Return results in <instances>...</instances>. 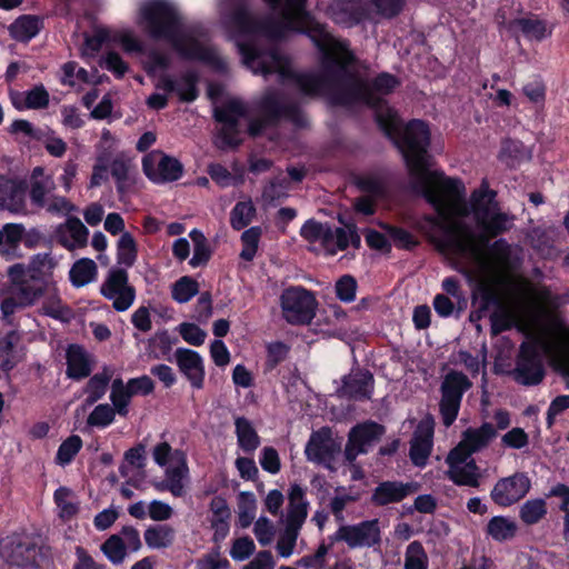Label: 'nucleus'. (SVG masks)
<instances>
[{
  "instance_id": "nucleus-1",
  "label": "nucleus",
  "mask_w": 569,
  "mask_h": 569,
  "mask_svg": "<svg viewBox=\"0 0 569 569\" xmlns=\"http://www.w3.org/2000/svg\"><path fill=\"white\" fill-rule=\"evenodd\" d=\"M263 29L280 37L283 31L307 36L321 53L320 72H295L287 68V59L276 49H263L254 42H238L243 63L263 76L279 73L295 81L306 96L327 94L332 106L352 107V102L365 98L362 78L353 70L357 61L346 39H336L326 24L320 23L306 10L284 11L280 20H267Z\"/></svg>"
},
{
  "instance_id": "nucleus-2",
  "label": "nucleus",
  "mask_w": 569,
  "mask_h": 569,
  "mask_svg": "<svg viewBox=\"0 0 569 569\" xmlns=\"http://www.w3.org/2000/svg\"><path fill=\"white\" fill-rule=\"evenodd\" d=\"M376 123L402 154L403 161L412 178V189L419 192L436 212L443 214L446 206L433 187L450 196H461L463 182L459 178L445 174L443 171H430L431 131L429 124L421 119H411L402 124L396 110L388 107L385 113L376 116Z\"/></svg>"
},
{
  "instance_id": "nucleus-3",
  "label": "nucleus",
  "mask_w": 569,
  "mask_h": 569,
  "mask_svg": "<svg viewBox=\"0 0 569 569\" xmlns=\"http://www.w3.org/2000/svg\"><path fill=\"white\" fill-rule=\"evenodd\" d=\"M435 192L440 194L446 206V212L437 216H426L425 220L431 226L440 229L442 238L433 239L436 248L440 252H450L461 258L479 260L481 249L476 244V234L471 227L465 221L455 218H466L472 214L475 222H482L488 212L499 207L496 197L497 192L489 188L486 180L480 187L470 194L469 204L465 200L466 188L461 196L447 194L438 187H433Z\"/></svg>"
},
{
  "instance_id": "nucleus-4",
  "label": "nucleus",
  "mask_w": 569,
  "mask_h": 569,
  "mask_svg": "<svg viewBox=\"0 0 569 569\" xmlns=\"http://www.w3.org/2000/svg\"><path fill=\"white\" fill-rule=\"evenodd\" d=\"M141 19L154 39L168 40L184 60L200 61L216 70L224 71L227 63L212 49L182 31V20L177 9L166 0H150L140 8Z\"/></svg>"
},
{
  "instance_id": "nucleus-5",
  "label": "nucleus",
  "mask_w": 569,
  "mask_h": 569,
  "mask_svg": "<svg viewBox=\"0 0 569 569\" xmlns=\"http://www.w3.org/2000/svg\"><path fill=\"white\" fill-rule=\"evenodd\" d=\"M280 306L288 323L309 325L316 317L318 301L311 291L301 286H292L282 291Z\"/></svg>"
},
{
  "instance_id": "nucleus-6",
  "label": "nucleus",
  "mask_w": 569,
  "mask_h": 569,
  "mask_svg": "<svg viewBox=\"0 0 569 569\" xmlns=\"http://www.w3.org/2000/svg\"><path fill=\"white\" fill-rule=\"evenodd\" d=\"M471 387L468 377L460 371H450L446 375L441 387L439 411L442 423L450 427L457 419L463 393Z\"/></svg>"
},
{
  "instance_id": "nucleus-7",
  "label": "nucleus",
  "mask_w": 569,
  "mask_h": 569,
  "mask_svg": "<svg viewBox=\"0 0 569 569\" xmlns=\"http://www.w3.org/2000/svg\"><path fill=\"white\" fill-rule=\"evenodd\" d=\"M259 109L261 116L264 117V120L270 126L278 124L282 119L290 121L298 128H306L308 126V120L302 109L296 102H283L281 96L271 91L266 93L260 102Z\"/></svg>"
},
{
  "instance_id": "nucleus-8",
  "label": "nucleus",
  "mask_w": 569,
  "mask_h": 569,
  "mask_svg": "<svg viewBox=\"0 0 569 569\" xmlns=\"http://www.w3.org/2000/svg\"><path fill=\"white\" fill-rule=\"evenodd\" d=\"M247 114V107L237 99L229 100L214 109L213 118L218 123H221L219 138L223 146L237 148L241 144V139L239 138L241 132L240 119L246 118Z\"/></svg>"
},
{
  "instance_id": "nucleus-9",
  "label": "nucleus",
  "mask_w": 569,
  "mask_h": 569,
  "mask_svg": "<svg viewBox=\"0 0 569 569\" xmlns=\"http://www.w3.org/2000/svg\"><path fill=\"white\" fill-rule=\"evenodd\" d=\"M513 379L522 386H537L545 378V368L538 346L535 342H522L516 359Z\"/></svg>"
},
{
  "instance_id": "nucleus-10",
  "label": "nucleus",
  "mask_w": 569,
  "mask_h": 569,
  "mask_svg": "<svg viewBox=\"0 0 569 569\" xmlns=\"http://www.w3.org/2000/svg\"><path fill=\"white\" fill-rule=\"evenodd\" d=\"M100 293L112 300V307L118 312L128 310L136 300V288L129 284V274L123 268H111L100 287Z\"/></svg>"
},
{
  "instance_id": "nucleus-11",
  "label": "nucleus",
  "mask_w": 569,
  "mask_h": 569,
  "mask_svg": "<svg viewBox=\"0 0 569 569\" xmlns=\"http://www.w3.org/2000/svg\"><path fill=\"white\" fill-rule=\"evenodd\" d=\"M142 171L154 183L173 182L184 172L183 164L174 157L153 150L142 158Z\"/></svg>"
},
{
  "instance_id": "nucleus-12",
  "label": "nucleus",
  "mask_w": 569,
  "mask_h": 569,
  "mask_svg": "<svg viewBox=\"0 0 569 569\" xmlns=\"http://www.w3.org/2000/svg\"><path fill=\"white\" fill-rule=\"evenodd\" d=\"M362 82L365 83V98L355 100L352 106L362 103L375 111V117L378 113H385L389 106L387 100L379 94L388 96L392 93L400 84L398 78L389 72H380L370 82L365 79H362Z\"/></svg>"
},
{
  "instance_id": "nucleus-13",
  "label": "nucleus",
  "mask_w": 569,
  "mask_h": 569,
  "mask_svg": "<svg viewBox=\"0 0 569 569\" xmlns=\"http://www.w3.org/2000/svg\"><path fill=\"white\" fill-rule=\"evenodd\" d=\"M531 482L527 473L516 472L499 479L493 486L490 497L500 507H510L521 500L530 490Z\"/></svg>"
},
{
  "instance_id": "nucleus-14",
  "label": "nucleus",
  "mask_w": 569,
  "mask_h": 569,
  "mask_svg": "<svg viewBox=\"0 0 569 569\" xmlns=\"http://www.w3.org/2000/svg\"><path fill=\"white\" fill-rule=\"evenodd\" d=\"M327 16L338 26L352 28L370 18V8L365 0H332Z\"/></svg>"
},
{
  "instance_id": "nucleus-15",
  "label": "nucleus",
  "mask_w": 569,
  "mask_h": 569,
  "mask_svg": "<svg viewBox=\"0 0 569 569\" xmlns=\"http://www.w3.org/2000/svg\"><path fill=\"white\" fill-rule=\"evenodd\" d=\"M339 451L340 446L332 438V432L329 427H322L312 431L305 448V455L308 461L327 467L333 461Z\"/></svg>"
},
{
  "instance_id": "nucleus-16",
  "label": "nucleus",
  "mask_w": 569,
  "mask_h": 569,
  "mask_svg": "<svg viewBox=\"0 0 569 569\" xmlns=\"http://www.w3.org/2000/svg\"><path fill=\"white\" fill-rule=\"evenodd\" d=\"M341 387L338 388L339 398L365 401L370 400L375 389V377L368 369L356 368L341 379Z\"/></svg>"
},
{
  "instance_id": "nucleus-17",
  "label": "nucleus",
  "mask_w": 569,
  "mask_h": 569,
  "mask_svg": "<svg viewBox=\"0 0 569 569\" xmlns=\"http://www.w3.org/2000/svg\"><path fill=\"white\" fill-rule=\"evenodd\" d=\"M339 536V538H342L351 549L359 547H375L381 542L379 520L371 519L363 520L356 525L340 526Z\"/></svg>"
},
{
  "instance_id": "nucleus-18",
  "label": "nucleus",
  "mask_w": 569,
  "mask_h": 569,
  "mask_svg": "<svg viewBox=\"0 0 569 569\" xmlns=\"http://www.w3.org/2000/svg\"><path fill=\"white\" fill-rule=\"evenodd\" d=\"M174 462L177 465L168 467L164 471L166 478L154 482L153 488L159 492L169 491L173 497L180 498L186 493L183 479L189 473L187 455L183 450L174 449Z\"/></svg>"
},
{
  "instance_id": "nucleus-19",
  "label": "nucleus",
  "mask_w": 569,
  "mask_h": 569,
  "mask_svg": "<svg viewBox=\"0 0 569 569\" xmlns=\"http://www.w3.org/2000/svg\"><path fill=\"white\" fill-rule=\"evenodd\" d=\"M0 555L10 566L20 568L38 567L39 548L31 541L11 539L0 547Z\"/></svg>"
},
{
  "instance_id": "nucleus-20",
  "label": "nucleus",
  "mask_w": 569,
  "mask_h": 569,
  "mask_svg": "<svg viewBox=\"0 0 569 569\" xmlns=\"http://www.w3.org/2000/svg\"><path fill=\"white\" fill-rule=\"evenodd\" d=\"M174 359L180 372L188 379L192 388L202 389L204 383V365L200 353L188 348H178Z\"/></svg>"
},
{
  "instance_id": "nucleus-21",
  "label": "nucleus",
  "mask_w": 569,
  "mask_h": 569,
  "mask_svg": "<svg viewBox=\"0 0 569 569\" xmlns=\"http://www.w3.org/2000/svg\"><path fill=\"white\" fill-rule=\"evenodd\" d=\"M415 491L410 482L386 480L380 482L372 491L370 503L375 507H385L401 502Z\"/></svg>"
},
{
  "instance_id": "nucleus-22",
  "label": "nucleus",
  "mask_w": 569,
  "mask_h": 569,
  "mask_svg": "<svg viewBox=\"0 0 569 569\" xmlns=\"http://www.w3.org/2000/svg\"><path fill=\"white\" fill-rule=\"evenodd\" d=\"M433 447V426L429 423H419L410 441L409 457L411 462L419 468H423L431 455Z\"/></svg>"
},
{
  "instance_id": "nucleus-23",
  "label": "nucleus",
  "mask_w": 569,
  "mask_h": 569,
  "mask_svg": "<svg viewBox=\"0 0 569 569\" xmlns=\"http://www.w3.org/2000/svg\"><path fill=\"white\" fill-rule=\"evenodd\" d=\"M27 182L8 179L0 174V203L9 211L20 213L26 211Z\"/></svg>"
},
{
  "instance_id": "nucleus-24",
  "label": "nucleus",
  "mask_w": 569,
  "mask_h": 569,
  "mask_svg": "<svg viewBox=\"0 0 569 569\" xmlns=\"http://www.w3.org/2000/svg\"><path fill=\"white\" fill-rule=\"evenodd\" d=\"M509 217L507 213L501 212L499 207L493 208L483 218L482 222H476L480 234L476 236V244L480 248L487 246L491 238H496L509 230Z\"/></svg>"
},
{
  "instance_id": "nucleus-25",
  "label": "nucleus",
  "mask_w": 569,
  "mask_h": 569,
  "mask_svg": "<svg viewBox=\"0 0 569 569\" xmlns=\"http://www.w3.org/2000/svg\"><path fill=\"white\" fill-rule=\"evenodd\" d=\"M67 377L80 381L88 378L92 372V365L87 351L82 346L72 343L67 348Z\"/></svg>"
},
{
  "instance_id": "nucleus-26",
  "label": "nucleus",
  "mask_w": 569,
  "mask_h": 569,
  "mask_svg": "<svg viewBox=\"0 0 569 569\" xmlns=\"http://www.w3.org/2000/svg\"><path fill=\"white\" fill-rule=\"evenodd\" d=\"M43 27V21L38 16L23 14L20 16L10 26V34L18 42L28 43L37 37Z\"/></svg>"
},
{
  "instance_id": "nucleus-27",
  "label": "nucleus",
  "mask_w": 569,
  "mask_h": 569,
  "mask_svg": "<svg viewBox=\"0 0 569 569\" xmlns=\"http://www.w3.org/2000/svg\"><path fill=\"white\" fill-rule=\"evenodd\" d=\"M385 431V426L369 420L352 427L348 438L351 443H356L360 448H367V446L371 445L373 441L379 440Z\"/></svg>"
},
{
  "instance_id": "nucleus-28",
  "label": "nucleus",
  "mask_w": 569,
  "mask_h": 569,
  "mask_svg": "<svg viewBox=\"0 0 569 569\" xmlns=\"http://www.w3.org/2000/svg\"><path fill=\"white\" fill-rule=\"evenodd\" d=\"M234 427L239 448L246 453H252L260 446L261 440L251 421L246 417H237Z\"/></svg>"
},
{
  "instance_id": "nucleus-29",
  "label": "nucleus",
  "mask_w": 569,
  "mask_h": 569,
  "mask_svg": "<svg viewBox=\"0 0 569 569\" xmlns=\"http://www.w3.org/2000/svg\"><path fill=\"white\" fill-rule=\"evenodd\" d=\"M131 167V160L123 154L117 156L110 163V173L114 179L116 189L120 196L127 193L134 183V179L130 177Z\"/></svg>"
},
{
  "instance_id": "nucleus-30",
  "label": "nucleus",
  "mask_w": 569,
  "mask_h": 569,
  "mask_svg": "<svg viewBox=\"0 0 569 569\" xmlns=\"http://www.w3.org/2000/svg\"><path fill=\"white\" fill-rule=\"evenodd\" d=\"M519 29L528 40L541 41L551 36L547 22L538 18H516L510 21V29Z\"/></svg>"
},
{
  "instance_id": "nucleus-31",
  "label": "nucleus",
  "mask_w": 569,
  "mask_h": 569,
  "mask_svg": "<svg viewBox=\"0 0 569 569\" xmlns=\"http://www.w3.org/2000/svg\"><path fill=\"white\" fill-rule=\"evenodd\" d=\"M97 273L96 262L90 258H81L72 264L69 271V280L73 287L81 288L93 281Z\"/></svg>"
},
{
  "instance_id": "nucleus-32",
  "label": "nucleus",
  "mask_w": 569,
  "mask_h": 569,
  "mask_svg": "<svg viewBox=\"0 0 569 569\" xmlns=\"http://www.w3.org/2000/svg\"><path fill=\"white\" fill-rule=\"evenodd\" d=\"M112 373L110 370L104 367L101 372L94 373L88 380L84 392L87 393V398L84 400L87 406H92L103 398L106 395Z\"/></svg>"
},
{
  "instance_id": "nucleus-33",
  "label": "nucleus",
  "mask_w": 569,
  "mask_h": 569,
  "mask_svg": "<svg viewBox=\"0 0 569 569\" xmlns=\"http://www.w3.org/2000/svg\"><path fill=\"white\" fill-rule=\"evenodd\" d=\"M20 340L17 331L12 330L0 339V370L10 372L19 362L16 352V345Z\"/></svg>"
},
{
  "instance_id": "nucleus-34",
  "label": "nucleus",
  "mask_w": 569,
  "mask_h": 569,
  "mask_svg": "<svg viewBox=\"0 0 569 569\" xmlns=\"http://www.w3.org/2000/svg\"><path fill=\"white\" fill-rule=\"evenodd\" d=\"M143 537L149 548L162 549L173 543L176 531L169 525L150 526L144 530Z\"/></svg>"
},
{
  "instance_id": "nucleus-35",
  "label": "nucleus",
  "mask_w": 569,
  "mask_h": 569,
  "mask_svg": "<svg viewBox=\"0 0 569 569\" xmlns=\"http://www.w3.org/2000/svg\"><path fill=\"white\" fill-rule=\"evenodd\" d=\"M496 436V428L490 422H485L477 429H467L462 439L471 448V451L477 452L488 446Z\"/></svg>"
},
{
  "instance_id": "nucleus-36",
  "label": "nucleus",
  "mask_w": 569,
  "mask_h": 569,
  "mask_svg": "<svg viewBox=\"0 0 569 569\" xmlns=\"http://www.w3.org/2000/svg\"><path fill=\"white\" fill-rule=\"evenodd\" d=\"M486 532L493 540L502 542L516 536L517 525L503 516H495L488 521Z\"/></svg>"
},
{
  "instance_id": "nucleus-37",
  "label": "nucleus",
  "mask_w": 569,
  "mask_h": 569,
  "mask_svg": "<svg viewBox=\"0 0 569 569\" xmlns=\"http://www.w3.org/2000/svg\"><path fill=\"white\" fill-rule=\"evenodd\" d=\"M49 288V281L32 282L31 280L12 288L14 295L26 308L33 306L40 298L44 297Z\"/></svg>"
},
{
  "instance_id": "nucleus-38",
  "label": "nucleus",
  "mask_w": 569,
  "mask_h": 569,
  "mask_svg": "<svg viewBox=\"0 0 569 569\" xmlns=\"http://www.w3.org/2000/svg\"><path fill=\"white\" fill-rule=\"evenodd\" d=\"M138 258V246L130 232H122L117 242V262L127 268L132 267Z\"/></svg>"
},
{
  "instance_id": "nucleus-39",
  "label": "nucleus",
  "mask_w": 569,
  "mask_h": 569,
  "mask_svg": "<svg viewBox=\"0 0 569 569\" xmlns=\"http://www.w3.org/2000/svg\"><path fill=\"white\" fill-rule=\"evenodd\" d=\"M100 550L103 556L114 566L121 565L127 555V545L120 535L109 536L101 545Z\"/></svg>"
},
{
  "instance_id": "nucleus-40",
  "label": "nucleus",
  "mask_w": 569,
  "mask_h": 569,
  "mask_svg": "<svg viewBox=\"0 0 569 569\" xmlns=\"http://www.w3.org/2000/svg\"><path fill=\"white\" fill-rule=\"evenodd\" d=\"M199 74L189 70L181 74L180 80L177 83L176 93L181 102L191 103L199 97L198 84Z\"/></svg>"
},
{
  "instance_id": "nucleus-41",
  "label": "nucleus",
  "mask_w": 569,
  "mask_h": 569,
  "mask_svg": "<svg viewBox=\"0 0 569 569\" xmlns=\"http://www.w3.org/2000/svg\"><path fill=\"white\" fill-rule=\"evenodd\" d=\"M353 184L361 192L368 193L375 199H382L388 192L385 181L373 174H356Z\"/></svg>"
},
{
  "instance_id": "nucleus-42",
  "label": "nucleus",
  "mask_w": 569,
  "mask_h": 569,
  "mask_svg": "<svg viewBox=\"0 0 569 569\" xmlns=\"http://www.w3.org/2000/svg\"><path fill=\"white\" fill-rule=\"evenodd\" d=\"M477 291L480 298L479 308L470 315L471 320H480L491 307L498 309L503 305L500 296L490 286L481 283L478 286Z\"/></svg>"
},
{
  "instance_id": "nucleus-43",
  "label": "nucleus",
  "mask_w": 569,
  "mask_h": 569,
  "mask_svg": "<svg viewBox=\"0 0 569 569\" xmlns=\"http://www.w3.org/2000/svg\"><path fill=\"white\" fill-rule=\"evenodd\" d=\"M523 157L525 146L521 141L510 138L501 141L498 159L507 167H515L523 159Z\"/></svg>"
},
{
  "instance_id": "nucleus-44",
  "label": "nucleus",
  "mask_w": 569,
  "mask_h": 569,
  "mask_svg": "<svg viewBox=\"0 0 569 569\" xmlns=\"http://www.w3.org/2000/svg\"><path fill=\"white\" fill-rule=\"evenodd\" d=\"M189 236L194 244L193 254L189 261V264L192 268L206 266L210 260L212 252L210 247L208 246L204 234L200 230L193 229L190 231Z\"/></svg>"
},
{
  "instance_id": "nucleus-45",
  "label": "nucleus",
  "mask_w": 569,
  "mask_h": 569,
  "mask_svg": "<svg viewBox=\"0 0 569 569\" xmlns=\"http://www.w3.org/2000/svg\"><path fill=\"white\" fill-rule=\"evenodd\" d=\"M547 503L541 498L527 500L520 508V519L527 526L538 523L547 515Z\"/></svg>"
},
{
  "instance_id": "nucleus-46",
  "label": "nucleus",
  "mask_w": 569,
  "mask_h": 569,
  "mask_svg": "<svg viewBox=\"0 0 569 569\" xmlns=\"http://www.w3.org/2000/svg\"><path fill=\"white\" fill-rule=\"evenodd\" d=\"M82 439L78 435H72L63 440L57 451L54 461L57 465L64 467L72 462L74 457L82 448Z\"/></svg>"
},
{
  "instance_id": "nucleus-47",
  "label": "nucleus",
  "mask_w": 569,
  "mask_h": 569,
  "mask_svg": "<svg viewBox=\"0 0 569 569\" xmlns=\"http://www.w3.org/2000/svg\"><path fill=\"white\" fill-rule=\"evenodd\" d=\"M256 214V208L251 201L237 202L230 212V224L232 229L240 231L248 227Z\"/></svg>"
},
{
  "instance_id": "nucleus-48",
  "label": "nucleus",
  "mask_w": 569,
  "mask_h": 569,
  "mask_svg": "<svg viewBox=\"0 0 569 569\" xmlns=\"http://www.w3.org/2000/svg\"><path fill=\"white\" fill-rule=\"evenodd\" d=\"M53 267L54 263L49 253H37L31 258L28 264V278L32 282L42 283V281H48L46 279L44 269L47 268L48 271L51 272Z\"/></svg>"
},
{
  "instance_id": "nucleus-49",
  "label": "nucleus",
  "mask_w": 569,
  "mask_h": 569,
  "mask_svg": "<svg viewBox=\"0 0 569 569\" xmlns=\"http://www.w3.org/2000/svg\"><path fill=\"white\" fill-rule=\"evenodd\" d=\"M515 327V316L503 305L490 315V333L492 337L509 331Z\"/></svg>"
},
{
  "instance_id": "nucleus-50",
  "label": "nucleus",
  "mask_w": 569,
  "mask_h": 569,
  "mask_svg": "<svg viewBox=\"0 0 569 569\" xmlns=\"http://www.w3.org/2000/svg\"><path fill=\"white\" fill-rule=\"evenodd\" d=\"M199 292V283L189 276L177 280L171 290L172 299L179 303L190 301Z\"/></svg>"
},
{
  "instance_id": "nucleus-51",
  "label": "nucleus",
  "mask_w": 569,
  "mask_h": 569,
  "mask_svg": "<svg viewBox=\"0 0 569 569\" xmlns=\"http://www.w3.org/2000/svg\"><path fill=\"white\" fill-rule=\"evenodd\" d=\"M230 19L232 24L242 34H251L258 30V22L253 19L246 4L237 6Z\"/></svg>"
},
{
  "instance_id": "nucleus-52",
  "label": "nucleus",
  "mask_w": 569,
  "mask_h": 569,
  "mask_svg": "<svg viewBox=\"0 0 569 569\" xmlns=\"http://www.w3.org/2000/svg\"><path fill=\"white\" fill-rule=\"evenodd\" d=\"M46 299L42 305L43 315L60 320L69 309L63 305L57 289L49 282Z\"/></svg>"
},
{
  "instance_id": "nucleus-53",
  "label": "nucleus",
  "mask_w": 569,
  "mask_h": 569,
  "mask_svg": "<svg viewBox=\"0 0 569 569\" xmlns=\"http://www.w3.org/2000/svg\"><path fill=\"white\" fill-rule=\"evenodd\" d=\"M405 569H428V556L418 540L410 542L405 555Z\"/></svg>"
},
{
  "instance_id": "nucleus-54",
  "label": "nucleus",
  "mask_w": 569,
  "mask_h": 569,
  "mask_svg": "<svg viewBox=\"0 0 569 569\" xmlns=\"http://www.w3.org/2000/svg\"><path fill=\"white\" fill-rule=\"evenodd\" d=\"M262 230L260 227H251L241 234L242 250L240 258L244 261H252L259 247Z\"/></svg>"
},
{
  "instance_id": "nucleus-55",
  "label": "nucleus",
  "mask_w": 569,
  "mask_h": 569,
  "mask_svg": "<svg viewBox=\"0 0 569 569\" xmlns=\"http://www.w3.org/2000/svg\"><path fill=\"white\" fill-rule=\"evenodd\" d=\"M385 229L398 249L411 251L420 244L419 240L402 227L387 224Z\"/></svg>"
},
{
  "instance_id": "nucleus-56",
  "label": "nucleus",
  "mask_w": 569,
  "mask_h": 569,
  "mask_svg": "<svg viewBox=\"0 0 569 569\" xmlns=\"http://www.w3.org/2000/svg\"><path fill=\"white\" fill-rule=\"evenodd\" d=\"M3 246L7 253H13L19 249L24 236V226L22 223H6L2 227Z\"/></svg>"
},
{
  "instance_id": "nucleus-57",
  "label": "nucleus",
  "mask_w": 569,
  "mask_h": 569,
  "mask_svg": "<svg viewBox=\"0 0 569 569\" xmlns=\"http://www.w3.org/2000/svg\"><path fill=\"white\" fill-rule=\"evenodd\" d=\"M239 525L241 528H248L256 517V498L252 492H241L239 503Z\"/></svg>"
},
{
  "instance_id": "nucleus-58",
  "label": "nucleus",
  "mask_w": 569,
  "mask_h": 569,
  "mask_svg": "<svg viewBox=\"0 0 569 569\" xmlns=\"http://www.w3.org/2000/svg\"><path fill=\"white\" fill-rule=\"evenodd\" d=\"M290 348L282 341H274L267 346L264 370H274L288 357Z\"/></svg>"
},
{
  "instance_id": "nucleus-59",
  "label": "nucleus",
  "mask_w": 569,
  "mask_h": 569,
  "mask_svg": "<svg viewBox=\"0 0 569 569\" xmlns=\"http://www.w3.org/2000/svg\"><path fill=\"white\" fill-rule=\"evenodd\" d=\"M357 288L356 278L351 274H343L336 281V296L340 301L350 303L356 299Z\"/></svg>"
},
{
  "instance_id": "nucleus-60",
  "label": "nucleus",
  "mask_w": 569,
  "mask_h": 569,
  "mask_svg": "<svg viewBox=\"0 0 569 569\" xmlns=\"http://www.w3.org/2000/svg\"><path fill=\"white\" fill-rule=\"evenodd\" d=\"M114 421V410L108 403H101L90 412L87 425L90 427L106 428Z\"/></svg>"
},
{
  "instance_id": "nucleus-61",
  "label": "nucleus",
  "mask_w": 569,
  "mask_h": 569,
  "mask_svg": "<svg viewBox=\"0 0 569 569\" xmlns=\"http://www.w3.org/2000/svg\"><path fill=\"white\" fill-rule=\"evenodd\" d=\"M309 502H298V505H288L286 527L298 531L301 529L308 516Z\"/></svg>"
},
{
  "instance_id": "nucleus-62",
  "label": "nucleus",
  "mask_w": 569,
  "mask_h": 569,
  "mask_svg": "<svg viewBox=\"0 0 569 569\" xmlns=\"http://www.w3.org/2000/svg\"><path fill=\"white\" fill-rule=\"evenodd\" d=\"M70 496L71 490L67 487H59L53 493L54 502L60 509V517L64 519H70L79 511L78 505L68 500Z\"/></svg>"
},
{
  "instance_id": "nucleus-63",
  "label": "nucleus",
  "mask_w": 569,
  "mask_h": 569,
  "mask_svg": "<svg viewBox=\"0 0 569 569\" xmlns=\"http://www.w3.org/2000/svg\"><path fill=\"white\" fill-rule=\"evenodd\" d=\"M256 550V545L249 536H243L233 540L230 556L236 561L249 559Z\"/></svg>"
},
{
  "instance_id": "nucleus-64",
  "label": "nucleus",
  "mask_w": 569,
  "mask_h": 569,
  "mask_svg": "<svg viewBox=\"0 0 569 569\" xmlns=\"http://www.w3.org/2000/svg\"><path fill=\"white\" fill-rule=\"evenodd\" d=\"M76 561L72 569H107L104 563L97 562L89 551L82 546L74 548Z\"/></svg>"
}]
</instances>
